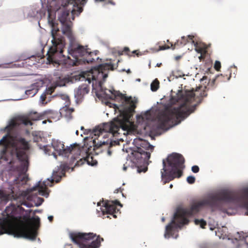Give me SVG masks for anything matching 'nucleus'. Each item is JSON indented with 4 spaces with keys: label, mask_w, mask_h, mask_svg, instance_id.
Masks as SVG:
<instances>
[{
    "label": "nucleus",
    "mask_w": 248,
    "mask_h": 248,
    "mask_svg": "<svg viewBox=\"0 0 248 248\" xmlns=\"http://www.w3.org/2000/svg\"><path fill=\"white\" fill-rule=\"evenodd\" d=\"M243 203L244 206L248 209V187L243 189L240 193L232 191H224L209 196L205 199L194 203L189 210L179 208L174 215L173 218L170 224L166 227L165 237L169 238L172 236L173 229L180 227L181 225L188 222L186 217L198 212L205 206H209L214 210H218L227 212L226 204L229 202Z\"/></svg>",
    "instance_id": "nucleus-1"
},
{
    "label": "nucleus",
    "mask_w": 248,
    "mask_h": 248,
    "mask_svg": "<svg viewBox=\"0 0 248 248\" xmlns=\"http://www.w3.org/2000/svg\"><path fill=\"white\" fill-rule=\"evenodd\" d=\"M18 116L11 120L5 127L6 135L0 140V146L2 147L0 154L4 157L9 154L13 158H16L20 162L18 170L21 173L27 171L29 166V159L27 151L30 148V144L25 138L17 136L11 135L12 131L22 123L18 120Z\"/></svg>",
    "instance_id": "nucleus-2"
},
{
    "label": "nucleus",
    "mask_w": 248,
    "mask_h": 248,
    "mask_svg": "<svg viewBox=\"0 0 248 248\" xmlns=\"http://www.w3.org/2000/svg\"><path fill=\"white\" fill-rule=\"evenodd\" d=\"M85 1V0H66V2L64 4H62L64 10L59 17L62 24V32L63 34L67 36L70 42V45L68 50L69 55L67 58L72 60L73 65H78L81 61L84 62H86L88 63H92L95 60L99 59L97 57V52L89 51V49L86 48L81 45L73 44L75 41V37L71 30L72 23L70 20V11L67 10L65 7L68 4H78L83 3Z\"/></svg>",
    "instance_id": "nucleus-3"
},
{
    "label": "nucleus",
    "mask_w": 248,
    "mask_h": 248,
    "mask_svg": "<svg viewBox=\"0 0 248 248\" xmlns=\"http://www.w3.org/2000/svg\"><path fill=\"white\" fill-rule=\"evenodd\" d=\"M206 87H197L195 90L185 91L182 95V98L184 103L179 108H174L171 110H167L158 116V127L161 129H167L172 125L176 124V121L180 118H185L190 113L194 112L195 106L189 107L188 104L191 103L197 95L198 97H206L207 93L206 91Z\"/></svg>",
    "instance_id": "nucleus-4"
},
{
    "label": "nucleus",
    "mask_w": 248,
    "mask_h": 248,
    "mask_svg": "<svg viewBox=\"0 0 248 248\" xmlns=\"http://www.w3.org/2000/svg\"><path fill=\"white\" fill-rule=\"evenodd\" d=\"M28 218L26 221L21 219L15 220L1 226L0 234L4 233L13 235L15 237L35 239L37 232L35 228Z\"/></svg>",
    "instance_id": "nucleus-5"
},
{
    "label": "nucleus",
    "mask_w": 248,
    "mask_h": 248,
    "mask_svg": "<svg viewBox=\"0 0 248 248\" xmlns=\"http://www.w3.org/2000/svg\"><path fill=\"white\" fill-rule=\"evenodd\" d=\"M49 22L52 26L51 33L52 46L47 53V60L49 63H57L61 61L62 58H65L63 51L65 43L63 37L59 34V29L55 28L53 21L49 20Z\"/></svg>",
    "instance_id": "nucleus-6"
},
{
    "label": "nucleus",
    "mask_w": 248,
    "mask_h": 248,
    "mask_svg": "<svg viewBox=\"0 0 248 248\" xmlns=\"http://www.w3.org/2000/svg\"><path fill=\"white\" fill-rule=\"evenodd\" d=\"M166 159L169 166L171 168V169L168 171L166 168V163L165 160L164 159L163 160V170L164 172H161L162 178H163L167 176L169 181H171L175 177H181L183 174L182 170L185 167L184 165L185 159L183 155L174 153L169 155Z\"/></svg>",
    "instance_id": "nucleus-7"
},
{
    "label": "nucleus",
    "mask_w": 248,
    "mask_h": 248,
    "mask_svg": "<svg viewBox=\"0 0 248 248\" xmlns=\"http://www.w3.org/2000/svg\"><path fill=\"white\" fill-rule=\"evenodd\" d=\"M120 128L125 131L127 128L125 122L124 120H121L118 118L114 119L112 121L109 123H104L102 126H99L96 127L93 132V134L95 137L93 140V143L94 147L98 148L102 144H105V142L100 141V143L96 142V139L102 136L103 132L109 133L111 134L113 137H118L120 134L119 131Z\"/></svg>",
    "instance_id": "nucleus-8"
},
{
    "label": "nucleus",
    "mask_w": 248,
    "mask_h": 248,
    "mask_svg": "<svg viewBox=\"0 0 248 248\" xmlns=\"http://www.w3.org/2000/svg\"><path fill=\"white\" fill-rule=\"evenodd\" d=\"M72 241L79 248H98L104 239L93 232H73L70 234Z\"/></svg>",
    "instance_id": "nucleus-9"
},
{
    "label": "nucleus",
    "mask_w": 248,
    "mask_h": 248,
    "mask_svg": "<svg viewBox=\"0 0 248 248\" xmlns=\"http://www.w3.org/2000/svg\"><path fill=\"white\" fill-rule=\"evenodd\" d=\"M137 143L138 146L132 153L133 161L139 165H148L154 146L147 141L141 139L138 140Z\"/></svg>",
    "instance_id": "nucleus-10"
},
{
    "label": "nucleus",
    "mask_w": 248,
    "mask_h": 248,
    "mask_svg": "<svg viewBox=\"0 0 248 248\" xmlns=\"http://www.w3.org/2000/svg\"><path fill=\"white\" fill-rule=\"evenodd\" d=\"M99 84L101 92L105 95V98L114 100L117 97H119L127 106L125 108L126 113H132L135 112V109L136 107V104L137 103L136 100H133L131 97H127L125 94L122 93L119 91H116L113 89H107L103 88L101 86V81L99 82Z\"/></svg>",
    "instance_id": "nucleus-11"
},
{
    "label": "nucleus",
    "mask_w": 248,
    "mask_h": 248,
    "mask_svg": "<svg viewBox=\"0 0 248 248\" xmlns=\"http://www.w3.org/2000/svg\"><path fill=\"white\" fill-rule=\"evenodd\" d=\"M114 69V65L111 62L101 64L94 67L91 70L92 79L96 80L102 78L103 81H105L108 76V71L109 70H113Z\"/></svg>",
    "instance_id": "nucleus-12"
},
{
    "label": "nucleus",
    "mask_w": 248,
    "mask_h": 248,
    "mask_svg": "<svg viewBox=\"0 0 248 248\" xmlns=\"http://www.w3.org/2000/svg\"><path fill=\"white\" fill-rule=\"evenodd\" d=\"M117 205L122 207V204L118 201H106L104 203V208H101V211L103 215H109L114 218H117V214H120V209L117 207Z\"/></svg>",
    "instance_id": "nucleus-13"
},
{
    "label": "nucleus",
    "mask_w": 248,
    "mask_h": 248,
    "mask_svg": "<svg viewBox=\"0 0 248 248\" xmlns=\"http://www.w3.org/2000/svg\"><path fill=\"white\" fill-rule=\"evenodd\" d=\"M52 146L55 151H56L59 155L68 156L69 154H72L73 152L77 150V152L78 153L79 151L76 148L75 145H71L70 147H64L63 143L59 141V140H52Z\"/></svg>",
    "instance_id": "nucleus-14"
},
{
    "label": "nucleus",
    "mask_w": 248,
    "mask_h": 248,
    "mask_svg": "<svg viewBox=\"0 0 248 248\" xmlns=\"http://www.w3.org/2000/svg\"><path fill=\"white\" fill-rule=\"evenodd\" d=\"M44 119V111L38 113L36 111H30L28 113L18 116V120L25 125H32V121H38Z\"/></svg>",
    "instance_id": "nucleus-15"
},
{
    "label": "nucleus",
    "mask_w": 248,
    "mask_h": 248,
    "mask_svg": "<svg viewBox=\"0 0 248 248\" xmlns=\"http://www.w3.org/2000/svg\"><path fill=\"white\" fill-rule=\"evenodd\" d=\"M38 190L37 193L42 196L47 197L49 195L48 192V188L46 187L45 182H43L41 184V182H39L38 183L33 187L30 189V192H33L34 191Z\"/></svg>",
    "instance_id": "nucleus-16"
},
{
    "label": "nucleus",
    "mask_w": 248,
    "mask_h": 248,
    "mask_svg": "<svg viewBox=\"0 0 248 248\" xmlns=\"http://www.w3.org/2000/svg\"><path fill=\"white\" fill-rule=\"evenodd\" d=\"M44 119L47 118L49 122H52L51 119L54 121H57L61 118V112L54 111L53 110L48 109L44 111Z\"/></svg>",
    "instance_id": "nucleus-17"
},
{
    "label": "nucleus",
    "mask_w": 248,
    "mask_h": 248,
    "mask_svg": "<svg viewBox=\"0 0 248 248\" xmlns=\"http://www.w3.org/2000/svg\"><path fill=\"white\" fill-rule=\"evenodd\" d=\"M89 87L87 84H83L75 90V96L78 99H81L89 92Z\"/></svg>",
    "instance_id": "nucleus-18"
},
{
    "label": "nucleus",
    "mask_w": 248,
    "mask_h": 248,
    "mask_svg": "<svg viewBox=\"0 0 248 248\" xmlns=\"http://www.w3.org/2000/svg\"><path fill=\"white\" fill-rule=\"evenodd\" d=\"M193 38L194 36L192 35H188L187 37L183 36L180 40H178L174 45L171 43V48L174 49L176 46H184L188 43H194Z\"/></svg>",
    "instance_id": "nucleus-19"
},
{
    "label": "nucleus",
    "mask_w": 248,
    "mask_h": 248,
    "mask_svg": "<svg viewBox=\"0 0 248 248\" xmlns=\"http://www.w3.org/2000/svg\"><path fill=\"white\" fill-rule=\"evenodd\" d=\"M17 198L16 195H15L13 191L10 194H7L3 191H0V200L3 203H7L10 201L16 200Z\"/></svg>",
    "instance_id": "nucleus-20"
},
{
    "label": "nucleus",
    "mask_w": 248,
    "mask_h": 248,
    "mask_svg": "<svg viewBox=\"0 0 248 248\" xmlns=\"http://www.w3.org/2000/svg\"><path fill=\"white\" fill-rule=\"evenodd\" d=\"M74 109L73 108H70L68 107H64L60 109L61 115L62 117H64L67 119H71L72 118V113Z\"/></svg>",
    "instance_id": "nucleus-21"
},
{
    "label": "nucleus",
    "mask_w": 248,
    "mask_h": 248,
    "mask_svg": "<svg viewBox=\"0 0 248 248\" xmlns=\"http://www.w3.org/2000/svg\"><path fill=\"white\" fill-rule=\"evenodd\" d=\"M62 170L59 172V174H58V172H54L53 174V179L52 181H55L56 183H59L62 178V177L65 175V170L68 169V166L67 164H63L62 166Z\"/></svg>",
    "instance_id": "nucleus-22"
},
{
    "label": "nucleus",
    "mask_w": 248,
    "mask_h": 248,
    "mask_svg": "<svg viewBox=\"0 0 248 248\" xmlns=\"http://www.w3.org/2000/svg\"><path fill=\"white\" fill-rule=\"evenodd\" d=\"M230 76L228 77L227 75L226 76H224L222 74L221 75H217L216 78L212 79L211 82L210 83L211 84V86H213L215 85V82L216 81H217V82H224L228 81L230 79L231 77V74L230 72H229Z\"/></svg>",
    "instance_id": "nucleus-23"
},
{
    "label": "nucleus",
    "mask_w": 248,
    "mask_h": 248,
    "mask_svg": "<svg viewBox=\"0 0 248 248\" xmlns=\"http://www.w3.org/2000/svg\"><path fill=\"white\" fill-rule=\"evenodd\" d=\"M39 90V86L37 83L32 84L25 92L27 95L31 97L35 95Z\"/></svg>",
    "instance_id": "nucleus-24"
},
{
    "label": "nucleus",
    "mask_w": 248,
    "mask_h": 248,
    "mask_svg": "<svg viewBox=\"0 0 248 248\" xmlns=\"http://www.w3.org/2000/svg\"><path fill=\"white\" fill-rule=\"evenodd\" d=\"M195 46V49L198 53L203 54L205 53L206 51V47L205 46L204 44H198L197 42L194 41V43H193Z\"/></svg>",
    "instance_id": "nucleus-25"
},
{
    "label": "nucleus",
    "mask_w": 248,
    "mask_h": 248,
    "mask_svg": "<svg viewBox=\"0 0 248 248\" xmlns=\"http://www.w3.org/2000/svg\"><path fill=\"white\" fill-rule=\"evenodd\" d=\"M20 58L21 60L25 61L26 63H28L29 66H31V65L35 64V57L33 55L30 57H26L25 56H21Z\"/></svg>",
    "instance_id": "nucleus-26"
},
{
    "label": "nucleus",
    "mask_w": 248,
    "mask_h": 248,
    "mask_svg": "<svg viewBox=\"0 0 248 248\" xmlns=\"http://www.w3.org/2000/svg\"><path fill=\"white\" fill-rule=\"evenodd\" d=\"M86 161L89 165L94 166L97 164V161L94 159L92 155H88L85 158Z\"/></svg>",
    "instance_id": "nucleus-27"
},
{
    "label": "nucleus",
    "mask_w": 248,
    "mask_h": 248,
    "mask_svg": "<svg viewBox=\"0 0 248 248\" xmlns=\"http://www.w3.org/2000/svg\"><path fill=\"white\" fill-rule=\"evenodd\" d=\"M159 87V82L157 79H155L151 84V89L153 92L156 91Z\"/></svg>",
    "instance_id": "nucleus-28"
},
{
    "label": "nucleus",
    "mask_w": 248,
    "mask_h": 248,
    "mask_svg": "<svg viewBox=\"0 0 248 248\" xmlns=\"http://www.w3.org/2000/svg\"><path fill=\"white\" fill-rule=\"evenodd\" d=\"M194 222L196 225H200L201 227L203 229L205 228V227L206 225V221L202 219H195L194 220Z\"/></svg>",
    "instance_id": "nucleus-29"
},
{
    "label": "nucleus",
    "mask_w": 248,
    "mask_h": 248,
    "mask_svg": "<svg viewBox=\"0 0 248 248\" xmlns=\"http://www.w3.org/2000/svg\"><path fill=\"white\" fill-rule=\"evenodd\" d=\"M129 48L127 47H125L124 48L123 50L122 51V52L120 53V54H123V53H125L126 54H127L129 56H133V54H136L137 55H139V53H137V50H134V51H133L131 52L132 54H129Z\"/></svg>",
    "instance_id": "nucleus-30"
},
{
    "label": "nucleus",
    "mask_w": 248,
    "mask_h": 248,
    "mask_svg": "<svg viewBox=\"0 0 248 248\" xmlns=\"http://www.w3.org/2000/svg\"><path fill=\"white\" fill-rule=\"evenodd\" d=\"M56 88L55 86H51L46 89L45 93L46 95H51L55 91Z\"/></svg>",
    "instance_id": "nucleus-31"
},
{
    "label": "nucleus",
    "mask_w": 248,
    "mask_h": 248,
    "mask_svg": "<svg viewBox=\"0 0 248 248\" xmlns=\"http://www.w3.org/2000/svg\"><path fill=\"white\" fill-rule=\"evenodd\" d=\"M46 94L44 93L40 96L41 103L43 105H46L47 102L46 101Z\"/></svg>",
    "instance_id": "nucleus-32"
},
{
    "label": "nucleus",
    "mask_w": 248,
    "mask_h": 248,
    "mask_svg": "<svg viewBox=\"0 0 248 248\" xmlns=\"http://www.w3.org/2000/svg\"><path fill=\"white\" fill-rule=\"evenodd\" d=\"M187 183L189 184H193L195 182V178L193 176H189L186 178Z\"/></svg>",
    "instance_id": "nucleus-33"
},
{
    "label": "nucleus",
    "mask_w": 248,
    "mask_h": 248,
    "mask_svg": "<svg viewBox=\"0 0 248 248\" xmlns=\"http://www.w3.org/2000/svg\"><path fill=\"white\" fill-rule=\"evenodd\" d=\"M214 68L217 71H220V69L221 68V63L219 61H216L215 62L214 64Z\"/></svg>",
    "instance_id": "nucleus-34"
},
{
    "label": "nucleus",
    "mask_w": 248,
    "mask_h": 248,
    "mask_svg": "<svg viewBox=\"0 0 248 248\" xmlns=\"http://www.w3.org/2000/svg\"><path fill=\"white\" fill-rule=\"evenodd\" d=\"M85 161H86L85 158L84 159H80L77 162V163H76V164L75 165V167L80 166L83 165Z\"/></svg>",
    "instance_id": "nucleus-35"
},
{
    "label": "nucleus",
    "mask_w": 248,
    "mask_h": 248,
    "mask_svg": "<svg viewBox=\"0 0 248 248\" xmlns=\"http://www.w3.org/2000/svg\"><path fill=\"white\" fill-rule=\"evenodd\" d=\"M170 48V46H169L164 45L162 46H159V48L156 49V51L157 52V51H160V50H165V49H169Z\"/></svg>",
    "instance_id": "nucleus-36"
},
{
    "label": "nucleus",
    "mask_w": 248,
    "mask_h": 248,
    "mask_svg": "<svg viewBox=\"0 0 248 248\" xmlns=\"http://www.w3.org/2000/svg\"><path fill=\"white\" fill-rule=\"evenodd\" d=\"M191 170L194 173H197L199 171L200 169L198 166L195 165L192 167Z\"/></svg>",
    "instance_id": "nucleus-37"
},
{
    "label": "nucleus",
    "mask_w": 248,
    "mask_h": 248,
    "mask_svg": "<svg viewBox=\"0 0 248 248\" xmlns=\"http://www.w3.org/2000/svg\"><path fill=\"white\" fill-rule=\"evenodd\" d=\"M123 190V189H122L121 187H120L119 188L115 189L114 191V193H117L119 192H122Z\"/></svg>",
    "instance_id": "nucleus-38"
},
{
    "label": "nucleus",
    "mask_w": 248,
    "mask_h": 248,
    "mask_svg": "<svg viewBox=\"0 0 248 248\" xmlns=\"http://www.w3.org/2000/svg\"><path fill=\"white\" fill-rule=\"evenodd\" d=\"M38 199L39 200V201H40L41 202L38 204H36V205L37 206L40 205L44 201V199L43 198H39Z\"/></svg>",
    "instance_id": "nucleus-39"
},
{
    "label": "nucleus",
    "mask_w": 248,
    "mask_h": 248,
    "mask_svg": "<svg viewBox=\"0 0 248 248\" xmlns=\"http://www.w3.org/2000/svg\"><path fill=\"white\" fill-rule=\"evenodd\" d=\"M145 117L147 119H149V118L148 117V115H150V111H147L145 113Z\"/></svg>",
    "instance_id": "nucleus-40"
},
{
    "label": "nucleus",
    "mask_w": 248,
    "mask_h": 248,
    "mask_svg": "<svg viewBox=\"0 0 248 248\" xmlns=\"http://www.w3.org/2000/svg\"><path fill=\"white\" fill-rule=\"evenodd\" d=\"M32 219H33L36 223L39 222V218L38 217H37L36 218H32Z\"/></svg>",
    "instance_id": "nucleus-41"
},
{
    "label": "nucleus",
    "mask_w": 248,
    "mask_h": 248,
    "mask_svg": "<svg viewBox=\"0 0 248 248\" xmlns=\"http://www.w3.org/2000/svg\"><path fill=\"white\" fill-rule=\"evenodd\" d=\"M48 219L49 221L51 222H52V221L53 220V217L52 216H48Z\"/></svg>",
    "instance_id": "nucleus-42"
},
{
    "label": "nucleus",
    "mask_w": 248,
    "mask_h": 248,
    "mask_svg": "<svg viewBox=\"0 0 248 248\" xmlns=\"http://www.w3.org/2000/svg\"><path fill=\"white\" fill-rule=\"evenodd\" d=\"M27 178L26 176H23L21 179V181H27Z\"/></svg>",
    "instance_id": "nucleus-43"
},
{
    "label": "nucleus",
    "mask_w": 248,
    "mask_h": 248,
    "mask_svg": "<svg viewBox=\"0 0 248 248\" xmlns=\"http://www.w3.org/2000/svg\"><path fill=\"white\" fill-rule=\"evenodd\" d=\"M60 9H61V7L60 6H57V7H56L55 8H54L53 9V10H55V11H58V10H59Z\"/></svg>",
    "instance_id": "nucleus-44"
},
{
    "label": "nucleus",
    "mask_w": 248,
    "mask_h": 248,
    "mask_svg": "<svg viewBox=\"0 0 248 248\" xmlns=\"http://www.w3.org/2000/svg\"><path fill=\"white\" fill-rule=\"evenodd\" d=\"M46 120H44L42 122L43 124H46Z\"/></svg>",
    "instance_id": "nucleus-45"
},
{
    "label": "nucleus",
    "mask_w": 248,
    "mask_h": 248,
    "mask_svg": "<svg viewBox=\"0 0 248 248\" xmlns=\"http://www.w3.org/2000/svg\"><path fill=\"white\" fill-rule=\"evenodd\" d=\"M76 134L77 136L78 135V130H77L76 132Z\"/></svg>",
    "instance_id": "nucleus-46"
},
{
    "label": "nucleus",
    "mask_w": 248,
    "mask_h": 248,
    "mask_svg": "<svg viewBox=\"0 0 248 248\" xmlns=\"http://www.w3.org/2000/svg\"><path fill=\"white\" fill-rule=\"evenodd\" d=\"M147 170V168H146L145 169H144V170H143V171L144 172H145V171Z\"/></svg>",
    "instance_id": "nucleus-47"
},
{
    "label": "nucleus",
    "mask_w": 248,
    "mask_h": 248,
    "mask_svg": "<svg viewBox=\"0 0 248 248\" xmlns=\"http://www.w3.org/2000/svg\"><path fill=\"white\" fill-rule=\"evenodd\" d=\"M80 129H81V130H83L84 129V127L83 126H81Z\"/></svg>",
    "instance_id": "nucleus-48"
},
{
    "label": "nucleus",
    "mask_w": 248,
    "mask_h": 248,
    "mask_svg": "<svg viewBox=\"0 0 248 248\" xmlns=\"http://www.w3.org/2000/svg\"><path fill=\"white\" fill-rule=\"evenodd\" d=\"M79 13L81 12L82 9L81 8H79Z\"/></svg>",
    "instance_id": "nucleus-49"
},
{
    "label": "nucleus",
    "mask_w": 248,
    "mask_h": 248,
    "mask_svg": "<svg viewBox=\"0 0 248 248\" xmlns=\"http://www.w3.org/2000/svg\"><path fill=\"white\" fill-rule=\"evenodd\" d=\"M127 72H128V73H130V69H128V70H127Z\"/></svg>",
    "instance_id": "nucleus-50"
},
{
    "label": "nucleus",
    "mask_w": 248,
    "mask_h": 248,
    "mask_svg": "<svg viewBox=\"0 0 248 248\" xmlns=\"http://www.w3.org/2000/svg\"><path fill=\"white\" fill-rule=\"evenodd\" d=\"M246 215L248 216V211L246 213Z\"/></svg>",
    "instance_id": "nucleus-51"
},
{
    "label": "nucleus",
    "mask_w": 248,
    "mask_h": 248,
    "mask_svg": "<svg viewBox=\"0 0 248 248\" xmlns=\"http://www.w3.org/2000/svg\"><path fill=\"white\" fill-rule=\"evenodd\" d=\"M108 153L109 155H110V154H111V153H110V152L109 151H108Z\"/></svg>",
    "instance_id": "nucleus-52"
},
{
    "label": "nucleus",
    "mask_w": 248,
    "mask_h": 248,
    "mask_svg": "<svg viewBox=\"0 0 248 248\" xmlns=\"http://www.w3.org/2000/svg\"><path fill=\"white\" fill-rule=\"evenodd\" d=\"M172 187V184H171V185H170V188H171Z\"/></svg>",
    "instance_id": "nucleus-53"
},
{
    "label": "nucleus",
    "mask_w": 248,
    "mask_h": 248,
    "mask_svg": "<svg viewBox=\"0 0 248 248\" xmlns=\"http://www.w3.org/2000/svg\"><path fill=\"white\" fill-rule=\"evenodd\" d=\"M126 169V167H124V170H125Z\"/></svg>",
    "instance_id": "nucleus-54"
},
{
    "label": "nucleus",
    "mask_w": 248,
    "mask_h": 248,
    "mask_svg": "<svg viewBox=\"0 0 248 248\" xmlns=\"http://www.w3.org/2000/svg\"><path fill=\"white\" fill-rule=\"evenodd\" d=\"M97 205H98V206L100 205V203H99V202H98V204H97Z\"/></svg>",
    "instance_id": "nucleus-55"
},
{
    "label": "nucleus",
    "mask_w": 248,
    "mask_h": 248,
    "mask_svg": "<svg viewBox=\"0 0 248 248\" xmlns=\"http://www.w3.org/2000/svg\"><path fill=\"white\" fill-rule=\"evenodd\" d=\"M160 65H161V63L158 64V65L157 64L158 66H159Z\"/></svg>",
    "instance_id": "nucleus-56"
},
{
    "label": "nucleus",
    "mask_w": 248,
    "mask_h": 248,
    "mask_svg": "<svg viewBox=\"0 0 248 248\" xmlns=\"http://www.w3.org/2000/svg\"><path fill=\"white\" fill-rule=\"evenodd\" d=\"M160 65H161V63L158 64V65L157 64L158 66H159Z\"/></svg>",
    "instance_id": "nucleus-57"
},
{
    "label": "nucleus",
    "mask_w": 248,
    "mask_h": 248,
    "mask_svg": "<svg viewBox=\"0 0 248 248\" xmlns=\"http://www.w3.org/2000/svg\"><path fill=\"white\" fill-rule=\"evenodd\" d=\"M160 65H161V63L158 64V65L157 64L158 66H159Z\"/></svg>",
    "instance_id": "nucleus-58"
},
{
    "label": "nucleus",
    "mask_w": 248,
    "mask_h": 248,
    "mask_svg": "<svg viewBox=\"0 0 248 248\" xmlns=\"http://www.w3.org/2000/svg\"><path fill=\"white\" fill-rule=\"evenodd\" d=\"M164 218H162V221H164Z\"/></svg>",
    "instance_id": "nucleus-59"
},
{
    "label": "nucleus",
    "mask_w": 248,
    "mask_h": 248,
    "mask_svg": "<svg viewBox=\"0 0 248 248\" xmlns=\"http://www.w3.org/2000/svg\"><path fill=\"white\" fill-rule=\"evenodd\" d=\"M74 10H72V11H71L72 14L74 12Z\"/></svg>",
    "instance_id": "nucleus-60"
},
{
    "label": "nucleus",
    "mask_w": 248,
    "mask_h": 248,
    "mask_svg": "<svg viewBox=\"0 0 248 248\" xmlns=\"http://www.w3.org/2000/svg\"><path fill=\"white\" fill-rule=\"evenodd\" d=\"M122 195H123V197H125V196H124V194L123 193H122Z\"/></svg>",
    "instance_id": "nucleus-61"
}]
</instances>
